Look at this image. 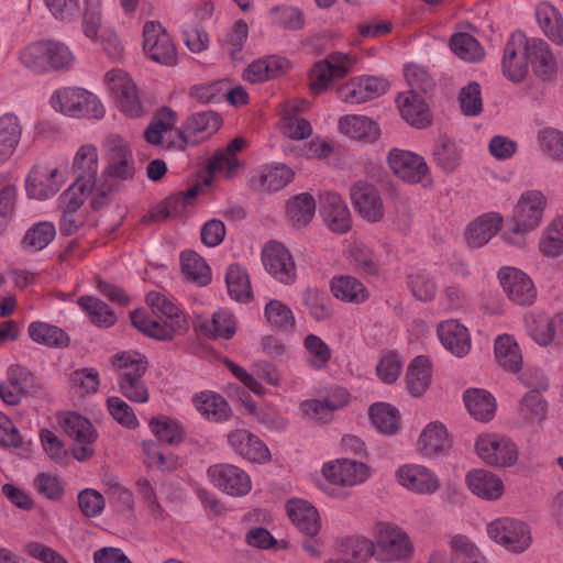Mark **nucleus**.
Listing matches in <instances>:
<instances>
[{
  "instance_id": "c85d7f7f",
  "label": "nucleus",
  "mask_w": 563,
  "mask_h": 563,
  "mask_svg": "<svg viewBox=\"0 0 563 563\" xmlns=\"http://www.w3.org/2000/svg\"><path fill=\"white\" fill-rule=\"evenodd\" d=\"M505 218L500 212L490 211L473 219L465 229L464 239L468 247L481 249L487 245L504 230Z\"/></svg>"
},
{
  "instance_id": "a19ab883",
  "label": "nucleus",
  "mask_w": 563,
  "mask_h": 563,
  "mask_svg": "<svg viewBox=\"0 0 563 563\" xmlns=\"http://www.w3.org/2000/svg\"><path fill=\"white\" fill-rule=\"evenodd\" d=\"M538 253L548 260L563 256V213L553 217L542 229L538 242Z\"/></svg>"
},
{
  "instance_id": "0e129e2a",
  "label": "nucleus",
  "mask_w": 563,
  "mask_h": 563,
  "mask_svg": "<svg viewBox=\"0 0 563 563\" xmlns=\"http://www.w3.org/2000/svg\"><path fill=\"white\" fill-rule=\"evenodd\" d=\"M347 258L356 271L365 275L378 273V262L372 250L362 242L353 241L347 247Z\"/></svg>"
},
{
  "instance_id": "6e6d98bb",
  "label": "nucleus",
  "mask_w": 563,
  "mask_h": 563,
  "mask_svg": "<svg viewBox=\"0 0 563 563\" xmlns=\"http://www.w3.org/2000/svg\"><path fill=\"white\" fill-rule=\"evenodd\" d=\"M316 213L314 198L308 192H301L288 200L286 205L287 219L296 227L308 224Z\"/></svg>"
},
{
  "instance_id": "69168bd1",
  "label": "nucleus",
  "mask_w": 563,
  "mask_h": 563,
  "mask_svg": "<svg viewBox=\"0 0 563 563\" xmlns=\"http://www.w3.org/2000/svg\"><path fill=\"white\" fill-rule=\"evenodd\" d=\"M408 287L412 296L423 302L433 300L438 292V284L434 277L423 269L408 275Z\"/></svg>"
},
{
  "instance_id": "49530a36",
  "label": "nucleus",
  "mask_w": 563,
  "mask_h": 563,
  "mask_svg": "<svg viewBox=\"0 0 563 563\" xmlns=\"http://www.w3.org/2000/svg\"><path fill=\"white\" fill-rule=\"evenodd\" d=\"M305 101L292 102L285 104L279 128L282 133L291 140H305L312 133L310 122L297 115L302 110Z\"/></svg>"
},
{
  "instance_id": "3c124183",
  "label": "nucleus",
  "mask_w": 563,
  "mask_h": 563,
  "mask_svg": "<svg viewBox=\"0 0 563 563\" xmlns=\"http://www.w3.org/2000/svg\"><path fill=\"white\" fill-rule=\"evenodd\" d=\"M448 547L450 556L456 563H481L483 552L477 543L465 533H453L449 537Z\"/></svg>"
},
{
  "instance_id": "09e8293b",
  "label": "nucleus",
  "mask_w": 563,
  "mask_h": 563,
  "mask_svg": "<svg viewBox=\"0 0 563 563\" xmlns=\"http://www.w3.org/2000/svg\"><path fill=\"white\" fill-rule=\"evenodd\" d=\"M339 130L355 140L375 141L380 133L378 124L365 115H344L339 120Z\"/></svg>"
},
{
  "instance_id": "412c9836",
  "label": "nucleus",
  "mask_w": 563,
  "mask_h": 563,
  "mask_svg": "<svg viewBox=\"0 0 563 563\" xmlns=\"http://www.w3.org/2000/svg\"><path fill=\"white\" fill-rule=\"evenodd\" d=\"M464 484L468 493L485 503H498L506 495L504 478L484 467H475L465 473Z\"/></svg>"
},
{
  "instance_id": "1a4fd4ad",
  "label": "nucleus",
  "mask_w": 563,
  "mask_h": 563,
  "mask_svg": "<svg viewBox=\"0 0 563 563\" xmlns=\"http://www.w3.org/2000/svg\"><path fill=\"white\" fill-rule=\"evenodd\" d=\"M394 479L405 492L417 496H433L442 488L438 472L419 462L399 464L394 471Z\"/></svg>"
},
{
  "instance_id": "774afa93",
  "label": "nucleus",
  "mask_w": 563,
  "mask_h": 563,
  "mask_svg": "<svg viewBox=\"0 0 563 563\" xmlns=\"http://www.w3.org/2000/svg\"><path fill=\"white\" fill-rule=\"evenodd\" d=\"M34 489L46 499L60 500L66 490L65 479L56 473L41 472L33 479Z\"/></svg>"
},
{
  "instance_id": "37998d69",
  "label": "nucleus",
  "mask_w": 563,
  "mask_h": 563,
  "mask_svg": "<svg viewBox=\"0 0 563 563\" xmlns=\"http://www.w3.org/2000/svg\"><path fill=\"white\" fill-rule=\"evenodd\" d=\"M496 363L507 372L518 373L523 363L522 351L517 340L507 333L496 336L494 341Z\"/></svg>"
},
{
  "instance_id": "6e6552de",
  "label": "nucleus",
  "mask_w": 563,
  "mask_h": 563,
  "mask_svg": "<svg viewBox=\"0 0 563 563\" xmlns=\"http://www.w3.org/2000/svg\"><path fill=\"white\" fill-rule=\"evenodd\" d=\"M103 85L115 107L124 115L139 118L144 113L139 88L129 73L112 68L104 74Z\"/></svg>"
},
{
  "instance_id": "72a5a7b5",
  "label": "nucleus",
  "mask_w": 563,
  "mask_h": 563,
  "mask_svg": "<svg viewBox=\"0 0 563 563\" xmlns=\"http://www.w3.org/2000/svg\"><path fill=\"white\" fill-rule=\"evenodd\" d=\"M221 117L213 111H202L190 115L185 122L180 137L186 143H198L214 134L221 126Z\"/></svg>"
},
{
  "instance_id": "20e7f679",
  "label": "nucleus",
  "mask_w": 563,
  "mask_h": 563,
  "mask_svg": "<svg viewBox=\"0 0 563 563\" xmlns=\"http://www.w3.org/2000/svg\"><path fill=\"white\" fill-rule=\"evenodd\" d=\"M474 452L482 463L498 470L515 467L520 460L517 442L496 431L478 433L474 440Z\"/></svg>"
},
{
  "instance_id": "79ce46f5",
  "label": "nucleus",
  "mask_w": 563,
  "mask_h": 563,
  "mask_svg": "<svg viewBox=\"0 0 563 563\" xmlns=\"http://www.w3.org/2000/svg\"><path fill=\"white\" fill-rule=\"evenodd\" d=\"M194 406L208 421L223 422L231 417V408L225 398L211 389H205L194 397Z\"/></svg>"
},
{
  "instance_id": "7ed1b4c3",
  "label": "nucleus",
  "mask_w": 563,
  "mask_h": 563,
  "mask_svg": "<svg viewBox=\"0 0 563 563\" xmlns=\"http://www.w3.org/2000/svg\"><path fill=\"white\" fill-rule=\"evenodd\" d=\"M488 540L496 547L512 555H521L533 545L530 523L514 516H500L485 526Z\"/></svg>"
},
{
  "instance_id": "2eb2a0df",
  "label": "nucleus",
  "mask_w": 563,
  "mask_h": 563,
  "mask_svg": "<svg viewBox=\"0 0 563 563\" xmlns=\"http://www.w3.org/2000/svg\"><path fill=\"white\" fill-rule=\"evenodd\" d=\"M523 322L528 335L539 346L563 344V313L550 316L532 310L525 314Z\"/></svg>"
},
{
  "instance_id": "13d9d810",
  "label": "nucleus",
  "mask_w": 563,
  "mask_h": 563,
  "mask_svg": "<svg viewBox=\"0 0 563 563\" xmlns=\"http://www.w3.org/2000/svg\"><path fill=\"white\" fill-rule=\"evenodd\" d=\"M225 282L230 297L240 302H247L252 298L250 277L246 271L233 264L228 267Z\"/></svg>"
},
{
  "instance_id": "0eeeda50",
  "label": "nucleus",
  "mask_w": 563,
  "mask_h": 563,
  "mask_svg": "<svg viewBox=\"0 0 563 563\" xmlns=\"http://www.w3.org/2000/svg\"><path fill=\"white\" fill-rule=\"evenodd\" d=\"M58 427L71 441V455L75 460L84 462L95 454V443L98 432L89 419L74 411L56 413Z\"/></svg>"
},
{
  "instance_id": "4468645a",
  "label": "nucleus",
  "mask_w": 563,
  "mask_h": 563,
  "mask_svg": "<svg viewBox=\"0 0 563 563\" xmlns=\"http://www.w3.org/2000/svg\"><path fill=\"white\" fill-rule=\"evenodd\" d=\"M107 165L101 175L120 187L135 174V161L129 144L119 136H110L106 143Z\"/></svg>"
},
{
  "instance_id": "7c9ffc66",
  "label": "nucleus",
  "mask_w": 563,
  "mask_h": 563,
  "mask_svg": "<svg viewBox=\"0 0 563 563\" xmlns=\"http://www.w3.org/2000/svg\"><path fill=\"white\" fill-rule=\"evenodd\" d=\"M437 334L451 354L456 357L466 356L472 349V339L468 329L456 319H448L438 324Z\"/></svg>"
},
{
  "instance_id": "ea45409f",
  "label": "nucleus",
  "mask_w": 563,
  "mask_h": 563,
  "mask_svg": "<svg viewBox=\"0 0 563 563\" xmlns=\"http://www.w3.org/2000/svg\"><path fill=\"white\" fill-rule=\"evenodd\" d=\"M531 48L532 55L530 65L533 74L542 81L555 80L561 68L558 56L543 40L538 37H534V41H532Z\"/></svg>"
},
{
  "instance_id": "052dcab7",
  "label": "nucleus",
  "mask_w": 563,
  "mask_h": 563,
  "mask_svg": "<svg viewBox=\"0 0 563 563\" xmlns=\"http://www.w3.org/2000/svg\"><path fill=\"white\" fill-rule=\"evenodd\" d=\"M145 301L151 312L155 316L154 318L168 317L174 321V325L179 327V313H185V311L173 298L162 291L153 290L146 295Z\"/></svg>"
},
{
  "instance_id": "f704fd0d",
  "label": "nucleus",
  "mask_w": 563,
  "mask_h": 563,
  "mask_svg": "<svg viewBox=\"0 0 563 563\" xmlns=\"http://www.w3.org/2000/svg\"><path fill=\"white\" fill-rule=\"evenodd\" d=\"M462 399L467 413L476 422L488 423L497 413V399L488 389H465Z\"/></svg>"
},
{
  "instance_id": "c756f323",
  "label": "nucleus",
  "mask_w": 563,
  "mask_h": 563,
  "mask_svg": "<svg viewBox=\"0 0 563 563\" xmlns=\"http://www.w3.org/2000/svg\"><path fill=\"white\" fill-rule=\"evenodd\" d=\"M285 510L290 522L303 534L316 537L322 527L318 508L309 500L294 497L286 501Z\"/></svg>"
},
{
  "instance_id": "de8ad7c7",
  "label": "nucleus",
  "mask_w": 563,
  "mask_h": 563,
  "mask_svg": "<svg viewBox=\"0 0 563 563\" xmlns=\"http://www.w3.org/2000/svg\"><path fill=\"white\" fill-rule=\"evenodd\" d=\"M330 290L333 297L346 303L360 305L367 300V288L357 278L350 275H338L330 282Z\"/></svg>"
},
{
  "instance_id": "680f3d73",
  "label": "nucleus",
  "mask_w": 563,
  "mask_h": 563,
  "mask_svg": "<svg viewBox=\"0 0 563 563\" xmlns=\"http://www.w3.org/2000/svg\"><path fill=\"white\" fill-rule=\"evenodd\" d=\"M145 301L151 312L155 316L154 318L168 317L174 321V325L179 327V313H185V311L173 298L162 291L153 290L146 295Z\"/></svg>"
},
{
  "instance_id": "5fc2aeb1",
  "label": "nucleus",
  "mask_w": 563,
  "mask_h": 563,
  "mask_svg": "<svg viewBox=\"0 0 563 563\" xmlns=\"http://www.w3.org/2000/svg\"><path fill=\"white\" fill-rule=\"evenodd\" d=\"M181 272L185 278L198 286H206L211 280V269L205 260L194 251L180 254Z\"/></svg>"
},
{
  "instance_id": "a878e982",
  "label": "nucleus",
  "mask_w": 563,
  "mask_h": 563,
  "mask_svg": "<svg viewBox=\"0 0 563 563\" xmlns=\"http://www.w3.org/2000/svg\"><path fill=\"white\" fill-rule=\"evenodd\" d=\"M265 269L279 283L291 285L297 278V269L288 249L276 241L268 242L262 251Z\"/></svg>"
},
{
  "instance_id": "8fccbe9b",
  "label": "nucleus",
  "mask_w": 563,
  "mask_h": 563,
  "mask_svg": "<svg viewBox=\"0 0 563 563\" xmlns=\"http://www.w3.org/2000/svg\"><path fill=\"white\" fill-rule=\"evenodd\" d=\"M27 335L34 343L47 347L62 349L69 343V338L63 329L44 321L31 322L27 325Z\"/></svg>"
},
{
  "instance_id": "473e14b6",
  "label": "nucleus",
  "mask_w": 563,
  "mask_h": 563,
  "mask_svg": "<svg viewBox=\"0 0 563 563\" xmlns=\"http://www.w3.org/2000/svg\"><path fill=\"white\" fill-rule=\"evenodd\" d=\"M21 118L12 111L0 114V167L15 154L23 136Z\"/></svg>"
},
{
  "instance_id": "f3484780",
  "label": "nucleus",
  "mask_w": 563,
  "mask_h": 563,
  "mask_svg": "<svg viewBox=\"0 0 563 563\" xmlns=\"http://www.w3.org/2000/svg\"><path fill=\"white\" fill-rule=\"evenodd\" d=\"M143 51L147 58L157 64L174 66L177 63L176 46L157 21H147L143 25Z\"/></svg>"
},
{
  "instance_id": "9b49d317",
  "label": "nucleus",
  "mask_w": 563,
  "mask_h": 563,
  "mask_svg": "<svg viewBox=\"0 0 563 563\" xmlns=\"http://www.w3.org/2000/svg\"><path fill=\"white\" fill-rule=\"evenodd\" d=\"M412 446L420 459L435 461L451 453L453 438L445 423L433 420L421 428Z\"/></svg>"
},
{
  "instance_id": "cd10ccee",
  "label": "nucleus",
  "mask_w": 563,
  "mask_h": 563,
  "mask_svg": "<svg viewBox=\"0 0 563 563\" xmlns=\"http://www.w3.org/2000/svg\"><path fill=\"white\" fill-rule=\"evenodd\" d=\"M320 214L325 225L334 233L344 234L352 228V216L344 199L336 192L319 195Z\"/></svg>"
},
{
  "instance_id": "aec40b11",
  "label": "nucleus",
  "mask_w": 563,
  "mask_h": 563,
  "mask_svg": "<svg viewBox=\"0 0 563 563\" xmlns=\"http://www.w3.org/2000/svg\"><path fill=\"white\" fill-rule=\"evenodd\" d=\"M498 282L507 298L518 306L532 305L537 299V287L532 278L515 266H503L497 272Z\"/></svg>"
},
{
  "instance_id": "a211bd4d",
  "label": "nucleus",
  "mask_w": 563,
  "mask_h": 563,
  "mask_svg": "<svg viewBox=\"0 0 563 563\" xmlns=\"http://www.w3.org/2000/svg\"><path fill=\"white\" fill-rule=\"evenodd\" d=\"M66 180L62 170L48 164H35L24 181L26 196L31 199L46 200L55 196Z\"/></svg>"
},
{
  "instance_id": "a18cd8bd",
  "label": "nucleus",
  "mask_w": 563,
  "mask_h": 563,
  "mask_svg": "<svg viewBox=\"0 0 563 563\" xmlns=\"http://www.w3.org/2000/svg\"><path fill=\"white\" fill-rule=\"evenodd\" d=\"M113 367L119 372L121 387H134L147 368L145 357L137 352H122L112 360Z\"/></svg>"
},
{
  "instance_id": "39448f33",
  "label": "nucleus",
  "mask_w": 563,
  "mask_h": 563,
  "mask_svg": "<svg viewBox=\"0 0 563 563\" xmlns=\"http://www.w3.org/2000/svg\"><path fill=\"white\" fill-rule=\"evenodd\" d=\"M49 103L52 108L70 118L100 120L106 115V107L93 92L80 87H64L55 90Z\"/></svg>"
},
{
  "instance_id": "bb28decb",
  "label": "nucleus",
  "mask_w": 563,
  "mask_h": 563,
  "mask_svg": "<svg viewBox=\"0 0 563 563\" xmlns=\"http://www.w3.org/2000/svg\"><path fill=\"white\" fill-rule=\"evenodd\" d=\"M71 169L75 175V180L67 188L70 189V194L74 190L82 192V190L90 188L99 169L97 146L92 143L81 144L73 156Z\"/></svg>"
},
{
  "instance_id": "4d7b16f0",
  "label": "nucleus",
  "mask_w": 563,
  "mask_h": 563,
  "mask_svg": "<svg viewBox=\"0 0 563 563\" xmlns=\"http://www.w3.org/2000/svg\"><path fill=\"white\" fill-rule=\"evenodd\" d=\"M78 306L88 316L89 320L99 328H109L117 322V316L99 298L81 296L77 300Z\"/></svg>"
},
{
  "instance_id": "f03ea898",
  "label": "nucleus",
  "mask_w": 563,
  "mask_h": 563,
  "mask_svg": "<svg viewBox=\"0 0 563 563\" xmlns=\"http://www.w3.org/2000/svg\"><path fill=\"white\" fill-rule=\"evenodd\" d=\"M548 205V198L542 190L528 189L521 192L506 221V228L500 235L501 241L516 250H526L530 235L544 221Z\"/></svg>"
},
{
  "instance_id": "423d86ee",
  "label": "nucleus",
  "mask_w": 563,
  "mask_h": 563,
  "mask_svg": "<svg viewBox=\"0 0 563 563\" xmlns=\"http://www.w3.org/2000/svg\"><path fill=\"white\" fill-rule=\"evenodd\" d=\"M373 539L378 562H405L413 555L415 548L410 537L395 523H377L373 530Z\"/></svg>"
},
{
  "instance_id": "ddd939ff",
  "label": "nucleus",
  "mask_w": 563,
  "mask_h": 563,
  "mask_svg": "<svg viewBox=\"0 0 563 563\" xmlns=\"http://www.w3.org/2000/svg\"><path fill=\"white\" fill-rule=\"evenodd\" d=\"M387 163L391 172L410 185H432L431 170L426 159L413 152L394 148L388 153Z\"/></svg>"
},
{
  "instance_id": "393cba45",
  "label": "nucleus",
  "mask_w": 563,
  "mask_h": 563,
  "mask_svg": "<svg viewBox=\"0 0 563 563\" xmlns=\"http://www.w3.org/2000/svg\"><path fill=\"white\" fill-rule=\"evenodd\" d=\"M389 89V81L380 76H356L339 88L340 98L350 104L376 99Z\"/></svg>"
},
{
  "instance_id": "c03bdc74",
  "label": "nucleus",
  "mask_w": 563,
  "mask_h": 563,
  "mask_svg": "<svg viewBox=\"0 0 563 563\" xmlns=\"http://www.w3.org/2000/svg\"><path fill=\"white\" fill-rule=\"evenodd\" d=\"M294 177L295 172L286 164L271 163L257 170L254 184L265 191H279L289 185Z\"/></svg>"
},
{
  "instance_id": "58836bf2",
  "label": "nucleus",
  "mask_w": 563,
  "mask_h": 563,
  "mask_svg": "<svg viewBox=\"0 0 563 563\" xmlns=\"http://www.w3.org/2000/svg\"><path fill=\"white\" fill-rule=\"evenodd\" d=\"M80 194L81 192L75 190L70 194V189H66L58 198L63 209L59 222L62 234H74L87 223V216L82 211H79L82 206Z\"/></svg>"
},
{
  "instance_id": "2f4dec72",
  "label": "nucleus",
  "mask_w": 563,
  "mask_h": 563,
  "mask_svg": "<svg viewBox=\"0 0 563 563\" xmlns=\"http://www.w3.org/2000/svg\"><path fill=\"white\" fill-rule=\"evenodd\" d=\"M401 118L416 129L431 125L432 114L424 99L416 91L400 92L396 99Z\"/></svg>"
},
{
  "instance_id": "f257e3e1",
  "label": "nucleus",
  "mask_w": 563,
  "mask_h": 563,
  "mask_svg": "<svg viewBox=\"0 0 563 563\" xmlns=\"http://www.w3.org/2000/svg\"><path fill=\"white\" fill-rule=\"evenodd\" d=\"M375 468L366 461L350 456L328 459L311 477L313 487L331 500L347 498L354 489L368 483Z\"/></svg>"
},
{
  "instance_id": "dca6fc26",
  "label": "nucleus",
  "mask_w": 563,
  "mask_h": 563,
  "mask_svg": "<svg viewBox=\"0 0 563 563\" xmlns=\"http://www.w3.org/2000/svg\"><path fill=\"white\" fill-rule=\"evenodd\" d=\"M178 325H174V321L168 317L154 318L144 309H136L131 312L132 324L148 338L168 341L176 335H181L189 330L188 314L179 313Z\"/></svg>"
},
{
  "instance_id": "4c0bfd02",
  "label": "nucleus",
  "mask_w": 563,
  "mask_h": 563,
  "mask_svg": "<svg viewBox=\"0 0 563 563\" xmlns=\"http://www.w3.org/2000/svg\"><path fill=\"white\" fill-rule=\"evenodd\" d=\"M291 63L283 56H268L251 63L243 71V78L252 84L263 82L286 74Z\"/></svg>"
},
{
  "instance_id": "6ab92c4d",
  "label": "nucleus",
  "mask_w": 563,
  "mask_h": 563,
  "mask_svg": "<svg viewBox=\"0 0 563 563\" xmlns=\"http://www.w3.org/2000/svg\"><path fill=\"white\" fill-rule=\"evenodd\" d=\"M207 477L217 489L232 497H243L252 490L251 476L234 464H213L208 467Z\"/></svg>"
},
{
  "instance_id": "9d476101",
  "label": "nucleus",
  "mask_w": 563,
  "mask_h": 563,
  "mask_svg": "<svg viewBox=\"0 0 563 563\" xmlns=\"http://www.w3.org/2000/svg\"><path fill=\"white\" fill-rule=\"evenodd\" d=\"M532 41L521 31L514 32L506 42L501 60V71L512 82H521L529 69L532 55Z\"/></svg>"
},
{
  "instance_id": "603ef678",
  "label": "nucleus",
  "mask_w": 563,
  "mask_h": 563,
  "mask_svg": "<svg viewBox=\"0 0 563 563\" xmlns=\"http://www.w3.org/2000/svg\"><path fill=\"white\" fill-rule=\"evenodd\" d=\"M432 157L437 166L445 172H455L462 162V150L452 140L441 136L435 141L432 150Z\"/></svg>"
},
{
  "instance_id": "e433bc0d",
  "label": "nucleus",
  "mask_w": 563,
  "mask_h": 563,
  "mask_svg": "<svg viewBox=\"0 0 563 563\" xmlns=\"http://www.w3.org/2000/svg\"><path fill=\"white\" fill-rule=\"evenodd\" d=\"M197 327L207 338L230 340L236 333L238 319L228 309L219 308L211 318H198Z\"/></svg>"
},
{
  "instance_id": "e2e57ef3",
  "label": "nucleus",
  "mask_w": 563,
  "mask_h": 563,
  "mask_svg": "<svg viewBox=\"0 0 563 563\" xmlns=\"http://www.w3.org/2000/svg\"><path fill=\"white\" fill-rule=\"evenodd\" d=\"M119 189V186L101 175L100 180L93 178L90 188L82 190L80 194L81 203L89 199L90 206L95 210H99L109 205L112 195Z\"/></svg>"
},
{
  "instance_id": "5701e85b",
  "label": "nucleus",
  "mask_w": 563,
  "mask_h": 563,
  "mask_svg": "<svg viewBox=\"0 0 563 563\" xmlns=\"http://www.w3.org/2000/svg\"><path fill=\"white\" fill-rule=\"evenodd\" d=\"M351 400L347 389H331L327 396L305 399L299 405V413L302 419L320 424L328 423L332 419V412Z\"/></svg>"
},
{
  "instance_id": "b1692460",
  "label": "nucleus",
  "mask_w": 563,
  "mask_h": 563,
  "mask_svg": "<svg viewBox=\"0 0 563 563\" xmlns=\"http://www.w3.org/2000/svg\"><path fill=\"white\" fill-rule=\"evenodd\" d=\"M230 450L250 463L267 464L273 454L264 441L246 429H234L227 434Z\"/></svg>"
},
{
  "instance_id": "4be33fe9",
  "label": "nucleus",
  "mask_w": 563,
  "mask_h": 563,
  "mask_svg": "<svg viewBox=\"0 0 563 563\" xmlns=\"http://www.w3.org/2000/svg\"><path fill=\"white\" fill-rule=\"evenodd\" d=\"M351 203L360 218L377 223L385 216V205L379 190L366 181H356L350 188Z\"/></svg>"
},
{
  "instance_id": "f8f14e48",
  "label": "nucleus",
  "mask_w": 563,
  "mask_h": 563,
  "mask_svg": "<svg viewBox=\"0 0 563 563\" xmlns=\"http://www.w3.org/2000/svg\"><path fill=\"white\" fill-rule=\"evenodd\" d=\"M356 58L343 52H332L324 59L317 62L309 74L310 89L313 93L325 91L333 81L352 71Z\"/></svg>"
},
{
  "instance_id": "c9c22d12",
  "label": "nucleus",
  "mask_w": 563,
  "mask_h": 563,
  "mask_svg": "<svg viewBox=\"0 0 563 563\" xmlns=\"http://www.w3.org/2000/svg\"><path fill=\"white\" fill-rule=\"evenodd\" d=\"M369 427L378 434L393 437L400 431L401 415L397 407L389 402L378 401L368 407Z\"/></svg>"
},
{
  "instance_id": "864d4df0",
  "label": "nucleus",
  "mask_w": 563,
  "mask_h": 563,
  "mask_svg": "<svg viewBox=\"0 0 563 563\" xmlns=\"http://www.w3.org/2000/svg\"><path fill=\"white\" fill-rule=\"evenodd\" d=\"M536 16L539 26L554 43L563 44V18L550 3L543 2L537 7Z\"/></svg>"
},
{
  "instance_id": "338daca9",
  "label": "nucleus",
  "mask_w": 563,
  "mask_h": 563,
  "mask_svg": "<svg viewBox=\"0 0 563 563\" xmlns=\"http://www.w3.org/2000/svg\"><path fill=\"white\" fill-rule=\"evenodd\" d=\"M151 432L162 442L169 444L179 443L184 439V429L181 424L169 417H154L148 422Z\"/></svg>"
},
{
  "instance_id": "bf43d9fd",
  "label": "nucleus",
  "mask_w": 563,
  "mask_h": 563,
  "mask_svg": "<svg viewBox=\"0 0 563 563\" xmlns=\"http://www.w3.org/2000/svg\"><path fill=\"white\" fill-rule=\"evenodd\" d=\"M433 378L434 368L428 356L418 355L408 364L406 380L409 387H429L433 384Z\"/></svg>"
}]
</instances>
